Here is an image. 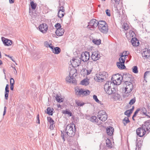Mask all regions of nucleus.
Returning a JSON list of instances; mask_svg holds the SVG:
<instances>
[{"label":"nucleus","instance_id":"14","mask_svg":"<svg viewBox=\"0 0 150 150\" xmlns=\"http://www.w3.org/2000/svg\"><path fill=\"white\" fill-rule=\"evenodd\" d=\"M114 131V128L112 127L109 126L106 128V133L108 135L111 136L113 134Z\"/></svg>","mask_w":150,"mask_h":150},{"label":"nucleus","instance_id":"27","mask_svg":"<svg viewBox=\"0 0 150 150\" xmlns=\"http://www.w3.org/2000/svg\"><path fill=\"white\" fill-rule=\"evenodd\" d=\"M121 77H120V76H119L117 78L116 80V81H115V86H116V85H119L121 83L122 81V79H120Z\"/></svg>","mask_w":150,"mask_h":150},{"label":"nucleus","instance_id":"49","mask_svg":"<svg viewBox=\"0 0 150 150\" xmlns=\"http://www.w3.org/2000/svg\"><path fill=\"white\" fill-rule=\"evenodd\" d=\"M58 11H61L63 12H65V10L64 9V8L62 6H61L59 7Z\"/></svg>","mask_w":150,"mask_h":150},{"label":"nucleus","instance_id":"32","mask_svg":"<svg viewBox=\"0 0 150 150\" xmlns=\"http://www.w3.org/2000/svg\"><path fill=\"white\" fill-rule=\"evenodd\" d=\"M31 8L33 10H35V9L37 4L34 2L33 1H32L30 3Z\"/></svg>","mask_w":150,"mask_h":150},{"label":"nucleus","instance_id":"52","mask_svg":"<svg viewBox=\"0 0 150 150\" xmlns=\"http://www.w3.org/2000/svg\"><path fill=\"white\" fill-rule=\"evenodd\" d=\"M129 28V26L127 24H126L124 26V28L126 30H128Z\"/></svg>","mask_w":150,"mask_h":150},{"label":"nucleus","instance_id":"42","mask_svg":"<svg viewBox=\"0 0 150 150\" xmlns=\"http://www.w3.org/2000/svg\"><path fill=\"white\" fill-rule=\"evenodd\" d=\"M132 71L134 73H137L138 72V68L136 66H134L132 68Z\"/></svg>","mask_w":150,"mask_h":150},{"label":"nucleus","instance_id":"45","mask_svg":"<svg viewBox=\"0 0 150 150\" xmlns=\"http://www.w3.org/2000/svg\"><path fill=\"white\" fill-rule=\"evenodd\" d=\"M47 119L48 121H49L50 123H52V124H54V121L52 119V118L50 117H48Z\"/></svg>","mask_w":150,"mask_h":150},{"label":"nucleus","instance_id":"53","mask_svg":"<svg viewBox=\"0 0 150 150\" xmlns=\"http://www.w3.org/2000/svg\"><path fill=\"white\" fill-rule=\"evenodd\" d=\"M140 110V109L139 108H137L136 111L134 112V115L136 116L137 115L138 113V112Z\"/></svg>","mask_w":150,"mask_h":150},{"label":"nucleus","instance_id":"24","mask_svg":"<svg viewBox=\"0 0 150 150\" xmlns=\"http://www.w3.org/2000/svg\"><path fill=\"white\" fill-rule=\"evenodd\" d=\"M81 84L83 85L87 86L89 84L88 79H84L81 81Z\"/></svg>","mask_w":150,"mask_h":150},{"label":"nucleus","instance_id":"33","mask_svg":"<svg viewBox=\"0 0 150 150\" xmlns=\"http://www.w3.org/2000/svg\"><path fill=\"white\" fill-rule=\"evenodd\" d=\"M92 41L93 43L97 45H99L101 43V41L100 39L98 40L95 39H93Z\"/></svg>","mask_w":150,"mask_h":150},{"label":"nucleus","instance_id":"35","mask_svg":"<svg viewBox=\"0 0 150 150\" xmlns=\"http://www.w3.org/2000/svg\"><path fill=\"white\" fill-rule=\"evenodd\" d=\"M65 14V12H62L59 11H58V16L59 18H61L64 16Z\"/></svg>","mask_w":150,"mask_h":150},{"label":"nucleus","instance_id":"29","mask_svg":"<svg viewBox=\"0 0 150 150\" xmlns=\"http://www.w3.org/2000/svg\"><path fill=\"white\" fill-rule=\"evenodd\" d=\"M72 60L73 61V64H75L76 63H77V64H76V65H77V66H79L81 64V61L77 59L73 58L72 59Z\"/></svg>","mask_w":150,"mask_h":150},{"label":"nucleus","instance_id":"61","mask_svg":"<svg viewBox=\"0 0 150 150\" xmlns=\"http://www.w3.org/2000/svg\"><path fill=\"white\" fill-rule=\"evenodd\" d=\"M86 74L87 75H89L91 74V72L92 70H86Z\"/></svg>","mask_w":150,"mask_h":150},{"label":"nucleus","instance_id":"34","mask_svg":"<svg viewBox=\"0 0 150 150\" xmlns=\"http://www.w3.org/2000/svg\"><path fill=\"white\" fill-rule=\"evenodd\" d=\"M56 100L59 103L62 102H63V100L62 98H61L57 94L55 97Z\"/></svg>","mask_w":150,"mask_h":150},{"label":"nucleus","instance_id":"46","mask_svg":"<svg viewBox=\"0 0 150 150\" xmlns=\"http://www.w3.org/2000/svg\"><path fill=\"white\" fill-rule=\"evenodd\" d=\"M136 99L135 97H134L133 99H131L129 102V104L130 105H132L135 102Z\"/></svg>","mask_w":150,"mask_h":150},{"label":"nucleus","instance_id":"4","mask_svg":"<svg viewBox=\"0 0 150 150\" xmlns=\"http://www.w3.org/2000/svg\"><path fill=\"white\" fill-rule=\"evenodd\" d=\"M76 70L75 69L71 70L69 72V75L67 76L66 78V81L74 84H76V81L73 75L76 72Z\"/></svg>","mask_w":150,"mask_h":150},{"label":"nucleus","instance_id":"6","mask_svg":"<svg viewBox=\"0 0 150 150\" xmlns=\"http://www.w3.org/2000/svg\"><path fill=\"white\" fill-rule=\"evenodd\" d=\"M87 28L91 30H94L98 25V21L95 19H93L88 23Z\"/></svg>","mask_w":150,"mask_h":150},{"label":"nucleus","instance_id":"8","mask_svg":"<svg viewBox=\"0 0 150 150\" xmlns=\"http://www.w3.org/2000/svg\"><path fill=\"white\" fill-rule=\"evenodd\" d=\"M89 58V53L88 52H85L81 54V57L79 59L83 62H86L88 60Z\"/></svg>","mask_w":150,"mask_h":150},{"label":"nucleus","instance_id":"63","mask_svg":"<svg viewBox=\"0 0 150 150\" xmlns=\"http://www.w3.org/2000/svg\"><path fill=\"white\" fill-rule=\"evenodd\" d=\"M134 106H133L132 107V108L130 109L129 110V112H131V113H132V111H133L134 109Z\"/></svg>","mask_w":150,"mask_h":150},{"label":"nucleus","instance_id":"38","mask_svg":"<svg viewBox=\"0 0 150 150\" xmlns=\"http://www.w3.org/2000/svg\"><path fill=\"white\" fill-rule=\"evenodd\" d=\"M115 10L116 12V13L117 14V16L119 17H120L121 15L120 13V11L121 10V9H120L119 10L117 7L115 8Z\"/></svg>","mask_w":150,"mask_h":150},{"label":"nucleus","instance_id":"31","mask_svg":"<svg viewBox=\"0 0 150 150\" xmlns=\"http://www.w3.org/2000/svg\"><path fill=\"white\" fill-rule=\"evenodd\" d=\"M140 110L144 115H145L146 116H149V115L147 114V110L145 108H142Z\"/></svg>","mask_w":150,"mask_h":150},{"label":"nucleus","instance_id":"60","mask_svg":"<svg viewBox=\"0 0 150 150\" xmlns=\"http://www.w3.org/2000/svg\"><path fill=\"white\" fill-rule=\"evenodd\" d=\"M6 109H7V108L5 106L4 108V112H3V116H4L6 113Z\"/></svg>","mask_w":150,"mask_h":150},{"label":"nucleus","instance_id":"30","mask_svg":"<svg viewBox=\"0 0 150 150\" xmlns=\"http://www.w3.org/2000/svg\"><path fill=\"white\" fill-rule=\"evenodd\" d=\"M136 146L137 147L138 149H140L142 146V142L141 140H139V141L136 142Z\"/></svg>","mask_w":150,"mask_h":150},{"label":"nucleus","instance_id":"11","mask_svg":"<svg viewBox=\"0 0 150 150\" xmlns=\"http://www.w3.org/2000/svg\"><path fill=\"white\" fill-rule=\"evenodd\" d=\"M39 30L42 33H45L47 32L48 29L47 25L45 23L41 24L39 26Z\"/></svg>","mask_w":150,"mask_h":150},{"label":"nucleus","instance_id":"12","mask_svg":"<svg viewBox=\"0 0 150 150\" xmlns=\"http://www.w3.org/2000/svg\"><path fill=\"white\" fill-rule=\"evenodd\" d=\"M143 57L145 58H148L150 56V50L145 48L143 50L142 52V53Z\"/></svg>","mask_w":150,"mask_h":150},{"label":"nucleus","instance_id":"3","mask_svg":"<svg viewBox=\"0 0 150 150\" xmlns=\"http://www.w3.org/2000/svg\"><path fill=\"white\" fill-rule=\"evenodd\" d=\"M108 76V74L105 71H103L96 74L94 79L97 82H102L105 80Z\"/></svg>","mask_w":150,"mask_h":150},{"label":"nucleus","instance_id":"51","mask_svg":"<svg viewBox=\"0 0 150 150\" xmlns=\"http://www.w3.org/2000/svg\"><path fill=\"white\" fill-rule=\"evenodd\" d=\"M105 13L108 16H110V10L107 9L105 10Z\"/></svg>","mask_w":150,"mask_h":150},{"label":"nucleus","instance_id":"55","mask_svg":"<svg viewBox=\"0 0 150 150\" xmlns=\"http://www.w3.org/2000/svg\"><path fill=\"white\" fill-rule=\"evenodd\" d=\"M44 45L46 47H48L49 46V45L50 44H49V43L47 41H45L44 42Z\"/></svg>","mask_w":150,"mask_h":150},{"label":"nucleus","instance_id":"48","mask_svg":"<svg viewBox=\"0 0 150 150\" xmlns=\"http://www.w3.org/2000/svg\"><path fill=\"white\" fill-rule=\"evenodd\" d=\"M125 59L123 58V57H120L119 59V62H122V63H125Z\"/></svg>","mask_w":150,"mask_h":150},{"label":"nucleus","instance_id":"28","mask_svg":"<svg viewBox=\"0 0 150 150\" xmlns=\"http://www.w3.org/2000/svg\"><path fill=\"white\" fill-rule=\"evenodd\" d=\"M90 120L93 122H98V119L96 116H92L90 118Z\"/></svg>","mask_w":150,"mask_h":150},{"label":"nucleus","instance_id":"9","mask_svg":"<svg viewBox=\"0 0 150 150\" xmlns=\"http://www.w3.org/2000/svg\"><path fill=\"white\" fill-rule=\"evenodd\" d=\"M127 83H125L126 86L125 88V93H129L132 92L133 89V85L131 82Z\"/></svg>","mask_w":150,"mask_h":150},{"label":"nucleus","instance_id":"40","mask_svg":"<svg viewBox=\"0 0 150 150\" xmlns=\"http://www.w3.org/2000/svg\"><path fill=\"white\" fill-rule=\"evenodd\" d=\"M106 144L108 147L111 148V144L109 139H108L106 140Z\"/></svg>","mask_w":150,"mask_h":150},{"label":"nucleus","instance_id":"57","mask_svg":"<svg viewBox=\"0 0 150 150\" xmlns=\"http://www.w3.org/2000/svg\"><path fill=\"white\" fill-rule=\"evenodd\" d=\"M14 79L13 78H11L10 79V85L11 84V83H13V85H14Z\"/></svg>","mask_w":150,"mask_h":150},{"label":"nucleus","instance_id":"43","mask_svg":"<svg viewBox=\"0 0 150 150\" xmlns=\"http://www.w3.org/2000/svg\"><path fill=\"white\" fill-rule=\"evenodd\" d=\"M132 113L129 112V110H126L124 112V114L127 116V117H129Z\"/></svg>","mask_w":150,"mask_h":150},{"label":"nucleus","instance_id":"5","mask_svg":"<svg viewBox=\"0 0 150 150\" xmlns=\"http://www.w3.org/2000/svg\"><path fill=\"white\" fill-rule=\"evenodd\" d=\"M75 127V125L74 123L68 124L66 128V133L68 136L72 137L75 134V128L73 129V127Z\"/></svg>","mask_w":150,"mask_h":150},{"label":"nucleus","instance_id":"10","mask_svg":"<svg viewBox=\"0 0 150 150\" xmlns=\"http://www.w3.org/2000/svg\"><path fill=\"white\" fill-rule=\"evenodd\" d=\"M100 56L98 51H94L92 52V54L91 57L94 61H95L98 60L100 57Z\"/></svg>","mask_w":150,"mask_h":150},{"label":"nucleus","instance_id":"23","mask_svg":"<svg viewBox=\"0 0 150 150\" xmlns=\"http://www.w3.org/2000/svg\"><path fill=\"white\" fill-rule=\"evenodd\" d=\"M47 113L49 115H52L53 114V111L54 110L53 108L50 107L47 108L46 109Z\"/></svg>","mask_w":150,"mask_h":150},{"label":"nucleus","instance_id":"7","mask_svg":"<svg viewBox=\"0 0 150 150\" xmlns=\"http://www.w3.org/2000/svg\"><path fill=\"white\" fill-rule=\"evenodd\" d=\"M132 75L129 74H123V75H122V80L125 83L131 82L130 81H132Z\"/></svg>","mask_w":150,"mask_h":150},{"label":"nucleus","instance_id":"1","mask_svg":"<svg viewBox=\"0 0 150 150\" xmlns=\"http://www.w3.org/2000/svg\"><path fill=\"white\" fill-rule=\"evenodd\" d=\"M136 131L137 135L140 137L144 136L146 131H150V120L144 122L142 126L137 128Z\"/></svg>","mask_w":150,"mask_h":150},{"label":"nucleus","instance_id":"15","mask_svg":"<svg viewBox=\"0 0 150 150\" xmlns=\"http://www.w3.org/2000/svg\"><path fill=\"white\" fill-rule=\"evenodd\" d=\"M131 42L134 46H137L139 44V40L136 38H132L131 40Z\"/></svg>","mask_w":150,"mask_h":150},{"label":"nucleus","instance_id":"62","mask_svg":"<svg viewBox=\"0 0 150 150\" xmlns=\"http://www.w3.org/2000/svg\"><path fill=\"white\" fill-rule=\"evenodd\" d=\"M150 72L149 71H146L145 72L144 74V77L145 78L148 74Z\"/></svg>","mask_w":150,"mask_h":150},{"label":"nucleus","instance_id":"41","mask_svg":"<svg viewBox=\"0 0 150 150\" xmlns=\"http://www.w3.org/2000/svg\"><path fill=\"white\" fill-rule=\"evenodd\" d=\"M9 92V90H5V98L6 100H8V94Z\"/></svg>","mask_w":150,"mask_h":150},{"label":"nucleus","instance_id":"36","mask_svg":"<svg viewBox=\"0 0 150 150\" xmlns=\"http://www.w3.org/2000/svg\"><path fill=\"white\" fill-rule=\"evenodd\" d=\"M83 95L86 96L89 95L90 93V91L88 90H86L85 91L84 89H83Z\"/></svg>","mask_w":150,"mask_h":150},{"label":"nucleus","instance_id":"44","mask_svg":"<svg viewBox=\"0 0 150 150\" xmlns=\"http://www.w3.org/2000/svg\"><path fill=\"white\" fill-rule=\"evenodd\" d=\"M93 99L95 100V101L97 103H100L101 102L100 101L98 98L97 96L94 95L93 96Z\"/></svg>","mask_w":150,"mask_h":150},{"label":"nucleus","instance_id":"59","mask_svg":"<svg viewBox=\"0 0 150 150\" xmlns=\"http://www.w3.org/2000/svg\"><path fill=\"white\" fill-rule=\"evenodd\" d=\"M48 47H49L50 48L52 49V51H53L54 48V46H52V44H50L49 45V46Z\"/></svg>","mask_w":150,"mask_h":150},{"label":"nucleus","instance_id":"19","mask_svg":"<svg viewBox=\"0 0 150 150\" xmlns=\"http://www.w3.org/2000/svg\"><path fill=\"white\" fill-rule=\"evenodd\" d=\"M116 64L117 67L120 69H124L126 68V67L125 65V63L117 62Z\"/></svg>","mask_w":150,"mask_h":150},{"label":"nucleus","instance_id":"18","mask_svg":"<svg viewBox=\"0 0 150 150\" xmlns=\"http://www.w3.org/2000/svg\"><path fill=\"white\" fill-rule=\"evenodd\" d=\"M64 32V30L61 28H60L59 30H56L55 33L57 36H61L63 35Z\"/></svg>","mask_w":150,"mask_h":150},{"label":"nucleus","instance_id":"26","mask_svg":"<svg viewBox=\"0 0 150 150\" xmlns=\"http://www.w3.org/2000/svg\"><path fill=\"white\" fill-rule=\"evenodd\" d=\"M119 76H120V77H122V75L120 74H117L115 75H114L112 76V77L111 78L112 81H113V82H114V81H116V80L117 78Z\"/></svg>","mask_w":150,"mask_h":150},{"label":"nucleus","instance_id":"17","mask_svg":"<svg viewBox=\"0 0 150 150\" xmlns=\"http://www.w3.org/2000/svg\"><path fill=\"white\" fill-rule=\"evenodd\" d=\"M75 92L77 95H83V89L82 88H79L78 87H75Z\"/></svg>","mask_w":150,"mask_h":150},{"label":"nucleus","instance_id":"13","mask_svg":"<svg viewBox=\"0 0 150 150\" xmlns=\"http://www.w3.org/2000/svg\"><path fill=\"white\" fill-rule=\"evenodd\" d=\"M1 40L4 44L5 46L11 45L12 44V40L7 39H6L4 37H1Z\"/></svg>","mask_w":150,"mask_h":150},{"label":"nucleus","instance_id":"22","mask_svg":"<svg viewBox=\"0 0 150 150\" xmlns=\"http://www.w3.org/2000/svg\"><path fill=\"white\" fill-rule=\"evenodd\" d=\"M53 51L52 52L55 54H59L61 51L60 48L59 47H56L54 48Z\"/></svg>","mask_w":150,"mask_h":150},{"label":"nucleus","instance_id":"50","mask_svg":"<svg viewBox=\"0 0 150 150\" xmlns=\"http://www.w3.org/2000/svg\"><path fill=\"white\" fill-rule=\"evenodd\" d=\"M65 114H68L69 116H71L72 113L70 111H69V110H66L65 112Z\"/></svg>","mask_w":150,"mask_h":150},{"label":"nucleus","instance_id":"25","mask_svg":"<svg viewBox=\"0 0 150 150\" xmlns=\"http://www.w3.org/2000/svg\"><path fill=\"white\" fill-rule=\"evenodd\" d=\"M122 122L124 126H126L127 124L130 122L128 117H125L122 121Z\"/></svg>","mask_w":150,"mask_h":150},{"label":"nucleus","instance_id":"64","mask_svg":"<svg viewBox=\"0 0 150 150\" xmlns=\"http://www.w3.org/2000/svg\"><path fill=\"white\" fill-rule=\"evenodd\" d=\"M13 85H13V83H11V84L10 85V89L12 91H13Z\"/></svg>","mask_w":150,"mask_h":150},{"label":"nucleus","instance_id":"39","mask_svg":"<svg viewBox=\"0 0 150 150\" xmlns=\"http://www.w3.org/2000/svg\"><path fill=\"white\" fill-rule=\"evenodd\" d=\"M75 103L78 106H82L84 104V103L83 102L81 103L79 100H76Z\"/></svg>","mask_w":150,"mask_h":150},{"label":"nucleus","instance_id":"20","mask_svg":"<svg viewBox=\"0 0 150 150\" xmlns=\"http://www.w3.org/2000/svg\"><path fill=\"white\" fill-rule=\"evenodd\" d=\"M98 28H99L100 26L102 27V26H104L105 25H107V24H106V22L105 21H98Z\"/></svg>","mask_w":150,"mask_h":150},{"label":"nucleus","instance_id":"56","mask_svg":"<svg viewBox=\"0 0 150 150\" xmlns=\"http://www.w3.org/2000/svg\"><path fill=\"white\" fill-rule=\"evenodd\" d=\"M37 123L38 124L40 123V120L39 119V115L38 114L37 116Z\"/></svg>","mask_w":150,"mask_h":150},{"label":"nucleus","instance_id":"21","mask_svg":"<svg viewBox=\"0 0 150 150\" xmlns=\"http://www.w3.org/2000/svg\"><path fill=\"white\" fill-rule=\"evenodd\" d=\"M108 117V115L106 113L105 114L103 115H101L100 117H98V119L100 120L103 122L106 120Z\"/></svg>","mask_w":150,"mask_h":150},{"label":"nucleus","instance_id":"58","mask_svg":"<svg viewBox=\"0 0 150 150\" xmlns=\"http://www.w3.org/2000/svg\"><path fill=\"white\" fill-rule=\"evenodd\" d=\"M61 137H62L64 141L65 140V139L64 138V135L63 132H62L61 134Z\"/></svg>","mask_w":150,"mask_h":150},{"label":"nucleus","instance_id":"47","mask_svg":"<svg viewBox=\"0 0 150 150\" xmlns=\"http://www.w3.org/2000/svg\"><path fill=\"white\" fill-rule=\"evenodd\" d=\"M54 26L56 28L57 30H59L60 28H61V24L58 23H56L55 25Z\"/></svg>","mask_w":150,"mask_h":150},{"label":"nucleus","instance_id":"54","mask_svg":"<svg viewBox=\"0 0 150 150\" xmlns=\"http://www.w3.org/2000/svg\"><path fill=\"white\" fill-rule=\"evenodd\" d=\"M125 52H122L121 54L120 55V57L123 58V57H124V56H125V57H127V54H124Z\"/></svg>","mask_w":150,"mask_h":150},{"label":"nucleus","instance_id":"2","mask_svg":"<svg viewBox=\"0 0 150 150\" xmlns=\"http://www.w3.org/2000/svg\"><path fill=\"white\" fill-rule=\"evenodd\" d=\"M115 86L114 82L111 81H107L104 85V89L105 91L109 95L112 94L113 96H115L116 95V88L113 86Z\"/></svg>","mask_w":150,"mask_h":150},{"label":"nucleus","instance_id":"37","mask_svg":"<svg viewBox=\"0 0 150 150\" xmlns=\"http://www.w3.org/2000/svg\"><path fill=\"white\" fill-rule=\"evenodd\" d=\"M106 113V112L104 110L100 111L98 112L97 116L98 117L101 116V115H103Z\"/></svg>","mask_w":150,"mask_h":150},{"label":"nucleus","instance_id":"16","mask_svg":"<svg viewBox=\"0 0 150 150\" xmlns=\"http://www.w3.org/2000/svg\"><path fill=\"white\" fill-rule=\"evenodd\" d=\"M99 27L98 29L102 33H106L108 32V25L102 27L100 26Z\"/></svg>","mask_w":150,"mask_h":150}]
</instances>
